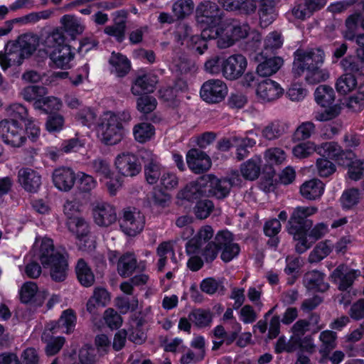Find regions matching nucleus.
Returning <instances> with one entry per match:
<instances>
[{"label":"nucleus","instance_id":"nucleus-25","mask_svg":"<svg viewBox=\"0 0 364 364\" xmlns=\"http://www.w3.org/2000/svg\"><path fill=\"white\" fill-rule=\"evenodd\" d=\"M220 33V31L214 27L204 28L200 36L195 35L191 37L190 41L193 45V48L199 54H203L208 47V41L218 40Z\"/></svg>","mask_w":364,"mask_h":364},{"label":"nucleus","instance_id":"nucleus-39","mask_svg":"<svg viewBox=\"0 0 364 364\" xmlns=\"http://www.w3.org/2000/svg\"><path fill=\"white\" fill-rule=\"evenodd\" d=\"M343 69L348 72L347 73L364 75V59L359 57L348 56L343 58L341 62Z\"/></svg>","mask_w":364,"mask_h":364},{"label":"nucleus","instance_id":"nucleus-10","mask_svg":"<svg viewBox=\"0 0 364 364\" xmlns=\"http://www.w3.org/2000/svg\"><path fill=\"white\" fill-rule=\"evenodd\" d=\"M228 94L226 84L219 79H211L205 81L200 90V97L210 104L223 101Z\"/></svg>","mask_w":364,"mask_h":364},{"label":"nucleus","instance_id":"nucleus-23","mask_svg":"<svg viewBox=\"0 0 364 364\" xmlns=\"http://www.w3.org/2000/svg\"><path fill=\"white\" fill-rule=\"evenodd\" d=\"M358 277L357 272L344 264L339 265L332 272L331 277L338 284L339 290L345 291L350 288Z\"/></svg>","mask_w":364,"mask_h":364},{"label":"nucleus","instance_id":"nucleus-14","mask_svg":"<svg viewBox=\"0 0 364 364\" xmlns=\"http://www.w3.org/2000/svg\"><path fill=\"white\" fill-rule=\"evenodd\" d=\"M215 240L219 246L220 259L224 262H229L237 257L240 247L234 242L233 235L228 230L218 232L215 235Z\"/></svg>","mask_w":364,"mask_h":364},{"label":"nucleus","instance_id":"nucleus-59","mask_svg":"<svg viewBox=\"0 0 364 364\" xmlns=\"http://www.w3.org/2000/svg\"><path fill=\"white\" fill-rule=\"evenodd\" d=\"M157 106L155 97L150 95H142L136 100V109L143 114H149L153 112Z\"/></svg>","mask_w":364,"mask_h":364},{"label":"nucleus","instance_id":"nucleus-2","mask_svg":"<svg viewBox=\"0 0 364 364\" xmlns=\"http://www.w3.org/2000/svg\"><path fill=\"white\" fill-rule=\"evenodd\" d=\"M39 259L44 268L50 269V275L55 282L64 281L68 275V264L65 256L54 249L53 240L44 237L39 249Z\"/></svg>","mask_w":364,"mask_h":364},{"label":"nucleus","instance_id":"nucleus-12","mask_svg":"<svg viewBox=\"0 0 364 364\" xmlns=\"http://www.w3.org/2000/svg\"><path fill=\"white\" fill-rule=\"evenodd\" d=\"M92 214L94 222L100 227H109L117 220L115 206L105 201L94 203L92 204Z\"/></svg>","mask_w":364,"mask_h":364},{"label":"nucleus","instance_id":"nucleus-5","mask_svg":"<svg viewBox=\"0 0 364 364\" xmlns=\"http://www.w3.org/2000/svg\"><path fill=\"white\" fill-rule=\"evenodd\" d=\"M220 31L218 46L225 48L232 46L235 41L246 38L250 33V28L247 23L232 21L223 28H216Z\"/></svg>","mask_w":364,"mask_h":364},{"label":"nucleus","instance_id":"nucleus-62","mask_svg":"<svg viewBox=\"0 0 364 364\" xmlns=\"http://www.w3.org/2000/svg\"><path fill=\"white\" fill-rule=\"evenodd\" d=\"M242 142L238 143L235 145L236 149V158L238 161H242L249 155L248 148H252L256 144V141L254 139L250 137H241Z\"/></svg>","mask_w":364,"mask_h":364},{"label":"nucleus","instance_id":"nucleus-44","mask_svg":"<svg viewBox=\"0 0 364 364\" xmlns=\"http://www.w3.org/2000/svg\"><path fill=\"white\" fill-rule=\"evenodd\" d=\"M20 300L23 304L33 303L40 296L38 287L33 282H25L19 291Z\"/></svg>","mask_w":364,"mask_h":364},{"label":"nucleus","instance_id":"nucleus-32","mask_svg":"<svg viewBox=\"0 0 364 364\" xmlns=\"http://www.w3.org/2000/svg\"><path fill=\"white\" fill-rule=\"evenodd\" d=\"M112 66L111 72L118 77L125 76L129 71L130 62L125 55L113 52L109 60Z\"/></svg>","mask_w":364,"mask_h":364},{"label":"nucleus","instance_id":"nucleus-41","mask_svg":"<svg viewBox=\"0 0 364 364\" xmlns=\"http://www.w3.org/2000/svg\"><path fill=\"white\" fill-rule=\"evenodd\" d=\"M333 245L328 240L318 242L310 252L308 261L317 263L326 258L332 251Z\"/></svg>","mask_w":364,"mask_h":364},{"label":"nucleus","instance_id":"nucleus-57","mask_svg":"<svg viewBox=\"0 0 364 364\" xmlns=\"http://www.w3.org/2000/svg\"><path fill=\"white\" fill-rule=\"evenodd\" d=\"M285 151L279 147H272L264 152V158L270 165H279L286 160Z\"/></svg>","mask_w":364,"mask_h":364},{"label":"nucleus","instance_id":"nucleus-42","mask_svg":"<svg viewBox=\"0 0 364 364\" xmlns=\"http://www.w3.org/2000/svg\"><path fill=\"white\" fill-rule=\"evenodd\" d=\"M61 107L62 102L60 100L53 96L46 97L44 95L33 104V107L36 109L42 110L46 113L58 111Z\"/></svg>","mask_w":364,"mask_h":364},{"label":"nucleus","instance_id":"nucleus-47","mask_svg":"<svg viewBox=\"0 0 364 364\" xmlns=\"http://www.w3.org/2000/svg\"><path fill=\"white\" fill-rule=\"evenodd\" d=\"M65 37L64 33L58 28L49 33L45 40L46 50L58 49L63 46H68L65 44Z\"/></svg>","mask_w":364,"mask_h":364},{"label":"nucleus","instance_id":"nucleus-16","mask_svg":"<svg viewBox=\"0 0 364 364\" xmlns=\"http://www.w3.org/2000/svg\"><path fill=\"white\" fill-rule=\"evenodd\" d=\"M247 62L245 56L235 54L223 60V76L228 80H236L244 73Z\"/></svg>","mask_w":364,"mask_h":364},{"label":"nucleus","instance_id":"nucleus-51","mask_svg":"<svg viewBox=\"0 0 364 364\" xmlns=\"http://www.w3.org/2000/svg\"><path fill=\"white\" fill-rule=\"evenodd\" d=\"M47 93V90L44 87L38 85H30L24 87L21 95L22 97L28 102H33V104L41 100Z\"/></svg>","mask_w":364,"mask_h":364},{"label":"nucleus","instance_id":"nucleus-45","mask_svg":"<svg viewBox=\"0 0 364 364\" xmlns=\"http://www.w3.org/2000/svg\"><path fill=\"white\" fill-rule=\"evenodd\" d=\"M194 3L192 0H176L172 5V12L177 19H183L192 14Z\"/></svg>","mask_w":364,"mask_h":364},{"label":"nucleus","instance_id":"nucleus-22","mask_svg":"<svg viewBox=\"0 0 364 364\" xmlns=\"http://www.w3.org/2000/svg\"><path fill=\"white\" fill-rule=\"evenodd\" d=\"M214 230L210 225L202 226L197 234L186 244V252L188 255L200 252L202 246L213 236Z\"/></svg>","mask_w":364,"mask_h":364},{"label":"nucleus","instance_id":"nucleus-7","mask_svg":"<svg viewBox=\"0 0 364 364\" xmlns=\"http://www.w3.org/2000/svg\"><path fill=\"white\" fill-rule=\"evenodd\" d=\"M317 211L318 208L315 206H298L294 208L288 222L289 232L309 231L313 221L308 218Z\"/></svg>","mask_w":364,"mask_h":364},{"label":"nucleus","instance_id":"nucleus-37","mask_svg":"<svg viewBox=\"0 0 364 364\" xmlns=\"http://www.w3.org/2000/svg\"><path fill=\"white\" fill-rule=\"evenodd\" d=\"M314 97L317 104L323 107H327L334 102L335 92L331 87L322 85L316 89Z\"/></svg>","mask_w":364,"mask_h":364},{"label":"nucleus","instance_id":"nucleus-6","mask_svg":"<svg viewBox=\"0 0 364 364\" xmlns=\"http://www.w3.org/2000/svg\"><path fill=\"white\" fill-rule=\"evenodd\" d=\"M24 129L15 119L0 122V137L3 141L13 147H21L26 141Z\"/></svg>","mask_w":364,"mask_h":364},{"label":"nucleus","instance_id":"nucleus-35","mask_svg":"<svg viewBox=\"0 0 364 364\" xmlns=\"http://www.w3.org/2000/svg\"><path fill=\"white\" fill-rule=\"evenodd\" d=\"M261 162L259 157L255 156L243 163L240 167L242 176L250 181L257 179L260 173Z\"/></svg>","mask_w":364,"mask_h":364},{"label":"nucleus","instance_id":"nucleus-24","mask_svg":"<svg viewBox=\"0 0 364 364\" xmlns=\"http://www.w3.org/2000/svg\"><path fill=\"white\" fill-rule=\"evenodd\" d=\"M24 59L16 43H8L4 51L0 52V65L3 70H6L14 65H21Z\"/></svg>","mask_w":364,"mask_h":364},{"label":"nucleus","instance_id":"nucleus-19","mask_svg":"<svg viewBox=\"0 0 364 364\" xmlns=\"http://www.w3.org/2000/svg\"><path fill=\"white\" fill-rule=\"evenodd\" d=\"M256 93L257 97L263 102H272L282 95L283 89L277 82L266 79L258 84Z\"/></svg>","mask_w":364,"mask_h":364},{"label":"nucleus","instance_id":"nucleus-21","mask_svg":"<svg viewBox=\"0 0 364 364\" xmlns=\"http://www.w3.org/2000/svg\"><path fill=\"white\" fill-rule=\"evenodd\" d=\"M18 181L27 192H36L41 185V176L31 168H21L18 172Z\"/></svg>","mask_w":364,"mask_h":364},{"label":"nucleus","instance_id":"nucleus-13","mask_svg":"<svg viewBox=\"0 0 364 364\" xmlns=\"http://www.w3.org/2000/svg\"><path fill=\"white\" fill-rule=\"evenodd\" d=\"M114 164L117 172L125 177L136 176L141 171V165L137 156L129 151L117 154Z\"/></svg>","mask_w":364,"mask_h":364},{"label":"nucleus","instance_id":"nucleus-46","mask_svg":"<svg viewBox=\"0 0 364 364\" xmlns=\"http://www.w3.org/2000/svg\"><path fill=\"white\" fill-rule=\"evenodd\" d=\"M200 288L203 292L209 295L216 293L223 294L225 290L223 282L213 277L203 279L200 282Z\"/></svg>","mask_w":364,"mask_h":364},{"label":"nucleus","instance_id":"nucleus-27","mask_svg":"<svg viewBox=\"0 0 364 364\" xmlns=\"http://www.w3.org/2000/svg\"><path fill=\"white\" fill-rule=\"evenodd\" d=\"M325 274L318 270L306 272L303 279V284L308 290L314 291H325L328 289V284L324 282Z\"/></svg>","mask_w":364,"mask_h":364},{"label":"nucleus","instance_id":"nucleus-9","mask_svg":"<svg viewBox=\"0 0 364 364\" xmlns=\"http://www.w3.org/2000/svg\"><path fill=\"white\" fill-rule=\"evenodd\" d=\"M317 154L328 159H331L339 165H346L349 161L355 158L350 150H344L336 142H323L317 145Z\"/></svg>","mask_w":364,"mask_h":364},{"label":"nucleus","instance_id":"nucleus-61","mask_svg":"<svg viewBox=\"0 0 364 364\" xmlns=\"http://www.w3.org/2000/svg\"><path fill=\"white\" fill-rule=\"evenodd\" d=\"M115 306L122 314L128 311H134L138 308V299L136 297L129 299L127 297L119 296L115 300Z\"/></svg>","mask_w":364,"mask_h":364},{"label":"nucleus","instance_id":"nucleus-36","mask_svg":"<svg viewBox=\"0 0 364 364\" xmlns=\"http://www.w3.org/2000/svg\"><path fill=\"white\" fill-rule=\"evenodd\" d=\"M75 272L80 283L86 287H91L95 282V276L90 267L83 259L77 261Z\"/></svg>","mask_w":364,"mask_h":364},{"label":"nucleus","instance_id":"nucleus-48","mask_svg":"<svg viewBox=\"0 0 364 364\" xmlns=\"http://www.w3.org/2000/svg\"><path fill=\"white\" fill-rule=\"evenodd\" d=\"M357 80L355 76L350 73H346L339 77L336 83L338 92L346 95L355 88Z\"/></svg>","mask_w":364,"mask_h":364},{"label":"nucleus","instance_id":"nucleus-11","mask_svg":"<svg viewBox=\"0 0 364 364\" xmlns=\"http://www.w3.org/2000/svg\"><path fill=\"white\" fill-rule=\"evenodd\" d=\"M145 217L136 208H127L123 211L120 228L129 236H135L140 233L144 228Z\"/></svg>","mask_w":364,"mask_h":364},{"label":"nucleus","instance_id":"nucleus-3","mask_svg":"<svg viewBox=\"0 0 364 364\" xmlns=\"http://www.w3.org/2000/svg\"><path fill=\"white\" fill-rule=\"evenodd\" d=\"M204 177L208 178L206 196H213L218 199L226 198L232 187L239 186L242 183V179L237 172L223 178H218L213 175H204Z\"/></svg>","mask_w":364,"mask_h":364},{"label":"nucleus","instance_id":"nucleus-43","mask_svg":"<svg viewBox=\"0 0 364 364\" xmlns=\"http://www.w3.org/2000/svg\"><path fill=\"white\" fill-rule=\"evenodd\" d=\"M188 318L197 327L203 328L210 325L213 315L210 311L197 309L189 314Z\"/></svg>","mask_w":364,"mask_h":364},{"label":"nucleus","instance_id":"nucleus-63","mask_svg":"<svg viewBox=\"0 0 364 364\" xmlns=\"http://www.w3.org/2000/svg\"><path fill=\"white\" fill-rule=\"evenodd\" d=\"M7 114L11 117V119H20L26 121L28 117V109L25 106L19 103L11 104L6 109Z\"/></svg>","mask_w":364,"mask_h":364},{"label":"nucleus","instance_id":"nucleus-30","mask_svg":"<svg viewBox=\"0 0 364 364\" xmlns=\"http://www.w3.org/2000/svg\"><path fill=\"white\" fill-rule=\"evenodd\" d=\"M157 82L156 76L144 74L138 76L132 87V92L134 95H140L143 92H152Z\"/></svg>","mask_w":364,"mask_h":364},{"label":"nucleus","instance_id":"nucleus-55","mask_svg":"<svg viewBox=\"0 0 364 364\" xmlns=\"http://www.w3.org/2000/svg\"><path fill=\"white\" fill-rule=\"evenodd\" d=\"M359 191L357 188H349L343 191L340 202L344 209H350L359 202Z\"/></svg>","mask_w":364,"mask_h":364},{"label":"nucleus","instance_id":"nucleus-20","mask_svg":"<svg viewBox=\"0 0 364 364\" xmlns=\"http://www.w3.org/2000/svg\"><path fill=\"white\" fill-rule=\"evenodd\" d=\"M52 179L54 186L58 190L69 191L75 184V173L72 168L62 166L53 171Z\"/></svg>","mask_w":364,"mask_h":364},{"label":"nucleus","instance_id":"nucleus-64","mask_svg":"<svg viewBox=\"0 0 364 364\" xmlns=\"http://www.w3.org/2000/svg\"><path fill=\"white\" fill-rule=\"evenodd\" d=\"M283 45V38L280 33L272 31L269 33L264 39V47L267 50H274L279 49Z\"/></svg>","mask_w":364,"mask_h":364},{"label":"nucleus","instance_id":"nucleus-50","mask_svg":"<svg viewBox=\"0 0 364 364\" xmlns=\"http://www.w3.org/2000/svg\"><path fill=\"white\" fill-rule=\"evenodd\" d=\"M90 167L93 172L100 177L102 181L105 178H109L114 176L113 171L110 168L109 163L102 159H96L90 163Z\"/></svg>","mask_w":364,"mask_h":364},{"label":"nucleus","instance_id":"nucleus-34","mask_svg":"<svg viewBox=\"0 0 364 364\" xmlns=\"http://www.w3.org/2000/svg\"><path fill=\"white\" fill-rule=\"evenodd\" d=\"M283 64V60L279 57L266 58L257 67V73L262 77L270 76L276 73Z\"/></svg>","mask_w":364,"mask_h":364},{"label":"nucleus","instance_id":"nucleus-1","mask_svg":"<svg viewBox=\"0 0 364 364\" xmlns=\"http://www.w3.org/2000/svg\"><path fill=\"white\" fill-rule=\"evenodd\" d=\"M325 60V53L321 48L297 49L294 53L292 73L299 77L306 73L309 84H317L329 77V72L321 68Z\"/></svg>","mask_w":364,"mask_h":364},{"label":"nucleus","instance_id":"nucleus-18","mask_svg":"<svg viewBox=\"0 0 364 364\" xmlns=\"http://www.w3.org/2000/svg\"><path fill=\"white\" fill-rule=\"evenodd\" d=\"M186 162L188 168L195 173L207 171L211 166L210 157L204 151L197 149L188 151Z\"/></svg>","mask_w":364,"mask_h":364},{"label":"nucleus","instance_id":"nucleus-26","mask_svg":"<svg viewBox=\"0 0 364 364\" xmlns=\"http://www.w3.org/2000/svg\"><path fill=\"white\" fill-rule=\"evenodd\" d=\"M137 267V260L133 253H125L122 255L117 262V272L122 277L131 276ZM138 267L144 270L146 269V262H140Z\"/></svg>","mask_w":364,"mask_h":364},{"label":"nucleus","instance_id":"nucleus-58","mask_svg":"<svg viewBox=\"0 0 364 364\" xmlns=\"http://www.w3.org/2000/svg\"><path fill=\"white\" fill-rule=\"evenodd\" d=\"M314 152L317 153V145L311 141L300 143L292 149L294 156L298 159H304Z\"/></svg>","mask_w":364,"mask_h":364},{"label":"nucleus","instance_id":"nucleus-8","mask_svg":"<svg viewBox=\"0 0 364 364\" xmlns=\"http://www.w3.org/2000/svg\"><path fill=\"white\" fill-rule=\"evenodd\" d=\"M196 21L198 23L205 24L208 28H217L222 20L223 11L218 5L210 1L200 2L196 8Z\"/></svg>","mask_w":364,"mask_h":364},{"label":"nucleus","instance_id":"nucleus-4","mask_svg":"<svg viewBox=\"0 0 364 364\" xmlns=\"http://www.w3.org/2000/svg\"><path fill=\"white\" fill-rule=\"evenodd\" d=\"M102 141L106 145H115L123 138V126L117 122L114 112H107L99 127Z\"/></svg>","mask_w":364,"mask_h":364},{"label":"nucleus","instance_id":"nucleus-60","mask_svg":"<svg viewBox=\"0 0 364 364\" xmlns=\"http://www.w3.org/2000/svg\"><path fill=\"white\" fill-rule=\"evenodd\" d=\"M351 159L346 165L348 166V175L353 181L360 180L364 175V160Z\"/></svg>","mask_w":364,"mask_h":364},{"label":"nucleus","instance_id":"nucleus-53","mask_svg":"<svg viewBox=\"0 0 364 364\" xmlns=\"http://www.w3.org/2000/svg\"><path fill=\"white\" fill-rule=\"evenodd\" d=\"M126 22L114 19V23L105 28L104 32L109 36L115 38L117 41L121 43L125 38Z\"/></svg>","mask_w":364,"mask_h":364},{"label":"nucleus","instance_id":"nucleus-33","mask_svg":"<svg viewBox=\"0 0 364 364\" xmlns=\"http://www.w3.org/2000/svg\"><path fill=\"white\" fill-rule=\"evenodd\" d=\"M60 23L63 26L64 31L73 38L82 33L85 30V26L80 19L72 15L66 14L60 18Z\"/></svg>","mask_w":364,"mask_h":364},{"label":"nucleus","instance_id":"nucleus-38","mask_svg":"<svg viewBox=\"0 0 364 364\" xmlns=\"http://www.w3.org/2000/svg\"><path fill=\"white\" fill-rule=\"evenodd\" d=\"M337 333L331 330H325L320 333L319 341L321 342L320 353L328 355L337 346Z\"/></svg>","mask_w":364,"mask_h":364},{"label":"nucleus","instance_id":"nucleus-31","mask_svg":"<svg viewBox=\"0 0 364 364\" xmlns=\"http://www.w3.org/2000/svg\"><path fill=\"white\" fill-rule=\"evenodd\" d=\"M324 192V184L318 179H311L304 182L300 187L301 196L308 200H316Z\"/></svg>","mask_w":364,"mask_h":364},{"label":"nucleus","instance_id":"nucleus-54","mask_svg":"<svg viewBox=\"0 0 364 364\" xmlns=\"http://www.w3.org/2000/svg\"><path fill=\"white\" fill-rule=\"evenodd\" d=\"M316 126L310 121L302 122L295 130L293 139L295 141H303L309 139L315 133Z\"/></svg>","mask_w":364,"mask_h":364},{"label":"nucleus","instance_id":"nucleus-40","mask_svg":"<svg viewBox=\"0 0 364 364\" xmlns=\"http://www.w3.org/2000/svg\"><path fill=\"white\" fill-rule=\"evenodd\" d=\"M155 134L154 127L147 122H141L134 126L133 135L134 139L139 143H145L149 141Z\"/></svg>","mask_w":364,"mask_h":364},{"label":"nucleus","instance_id":"nucleus-28","mask_svg":"<svg viewBox=\"0 0 364 364\" xmlns=\"http://www.w3.org/2000/svg\"><path fill=\"white\" fill-rule=\"evenodd\" d=\"M289 124L283 120L275 119L267 124L262 131V136L269 141L276 140L289 130Z\"/></svg>","mask_w":364,"mask_h":364},{"label":"nucleus","instance_id":"nucleus-56","mask_svg":"<svg viewBox=\"0 0 364 364\" xmlns=\"http://www.w3.org/2000/svg\"><path fill=\"white\" fill-rule=\"evenodd\" d=\"M214 209L213 203L208 199L198 201L193 208V212L198 219L207 218Z\"/></svg>","mask_w":364,"mask_h":364},{"label":"nucleus","instance_id":"nucleus-17","mask_svg":"<svg viewBox=\"0 0 364 364\" xmlns=\"http://www.w3.org/2000/svg\"><path fill=\"white\" fill-rule=\"evenodd\" d=\"M207 178L202 176L196 181L188 183L177 193V198L193 201L200 198L206 196Z\"/></svg>","mask_w":364,"mask_h":364},{"label":"nucleus","instance_id":"nucleus-49","mask_svg":"<svg viewBox=\"0 0 364 364\" xmlns=\"http://www.w3.org/2000/svg\"><path fill=\"white\" fill-rule=\"evenodd\" d=\"M23 58L30 56L37 47V38L30 35H23L16 42Z\"/></svg>","mask_w":364,"mask_h":364},{"label":"nucleus","instance_id":"nucleus-15","mask_svg":"<svg viewBox=\"0 0 364 364\" xmlns=\"http://www.w3.org/2000/svg\"><path fill=\"white\" fill-rule=\"evenodd\" d=\"M140 156L144 164V169L146 181L149 184L156 183L162 176V167L158 156L148 149L141 150Z\"/></svg>","mask_w":364,"mask_h":364},{"label":"nucleus","instance_id":"nucleus-29","mask_svg":"<svg viewBox=\"0 0 364 364\" xmlns=\"http://www.w3.org/2000/svg\"><path fill=\"white\" fill-rule=\"evenodd\" d=\"M50 59L60 68H67L74 55L70 46H63L58 49L46 50Z\"/></svg>","mask_w":364,"mask_h":364},{"label":"nucleus","instance_id":"nucleus-52","mask_svg":"<svg viewBox=\"0 0 364 364\" xmlns=\"http://www.w3.org/2000/svg\"><path fill=\"white\" fill-rule=\"evenodd\" d=\"M76 323V316L72 309H67L63 311L57 324L58 328H64L63 332L70 333L73 331Z\"/></svg>","mask_w":364,"mask_h":364}]
</instances>
